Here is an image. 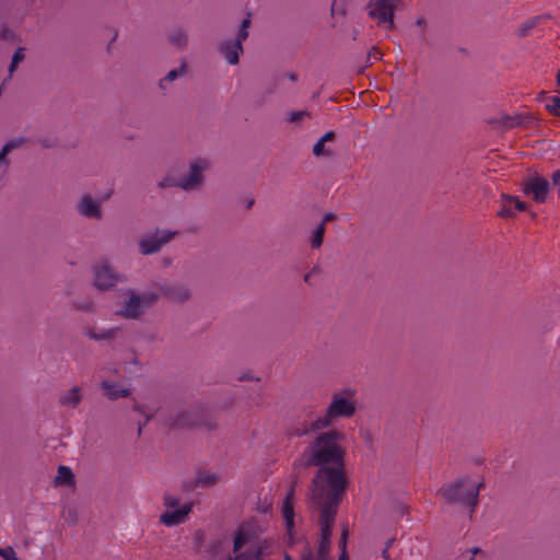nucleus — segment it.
I'll return each instance as SVG.
<instances>
[{
	"label": "nucleus",
	"instance_id": "nucleus-1",
	"mask_svg": "<svg viewBox=\"0 0 560 560\" xmlns=\"http://www.w3.org/2000/svg\"><path fill=\"white\" fill-rule=\"evenodd\" d=\"M302 454L292 463L293 483L316 468L308 492L310 510L339 508L350 481L346 466V434L337 429L313 432Z\"/></svg>",
	"mask_w": 560,
	"mask_h": 560
},
{
	"label": "nucleus",
	"instance_id": "nucleus-2",
	"mask_svg": "<svg viewBox=\"0 0 560 560\" xmlns=\"http://www.w3.org/2000/svg\"><path fill=\"white\" fill-rule=\"evenodd\" d=\"M357 410L355 392L351 388H346L341 392L334 393L331 401L326 408L325 415L305 423L303 429L296 430L295 435L301 438L310 434V432H318L332 427L335 420L339 418H351Z\"/></svg>",
	"mask_w": 560,
	"mask_h": 560
},
{
	"label": "nucleus",
	"instance_id": "nucleus-3",
	"mask_svg": "<svg viewBox=\"0 0 560 560\" xmlns=\"http://www.w3.org/2000/svg\"><path fill=\"white\" fill-rule=\"evenodd\" d=\"M210 167V163L205 159H196L189 163L188 174L177 178L171 173H166L156 183L158 188H180L184 191L199 190L205 184L203 173Z\"/></svg>",
	"mask_w": 560,
	"mask_h": 560
},
{
	"label": "nucleus",
	"instance_id": "nucleus-4",
	"mask_svg": "<svg viewBox=\"0 0 560 560\" xmlns=\"http://www.w3.org/2000/svg\"><path fill=\"white\" fill-rule=\"evenodd\" d=\"M126 295L128 299L124 302L117 315L129 320L141 319L147 311L155 306L160 301V293L156 291L139 293L136 290L129 289Z\"/></svg>",
	"mask_w": 560,
	"mask_h": 560
},
{
	"label": "nucleus",
	"instance_id": "nucleus-5",
	"mask_svg": "<svg viewBox=\"0 0 560 560\" xmlns=\"http://www.w3.org/2000/svg\"><path fill=\"white\" fill-rule=\"evenodd\" d=\"M126 295L128 299L124 302L117 315L129 320L141 319L147 311L155 306L160 301V293L156 291L139 293L136 290L129 289Z\"/></svg>",
	"mask_w": 560,
	"mask_h": 560
},
{
	"label": "nucleus",
	"instance_id": "nucleus-6",
	"mask_svg": "<svg viewBox=\"0 0 560 560\" xmlns=\"http://www.w3.org/2000/svg\"><path fill=\"white\" fill-rule=\"evenodd\" d=\"M446 504L469 508L470 517L477 508V492L468 489V476H462L441 487L438 492Z\"/></svg>",
	"mask_w": 560,
	"mask_h": 560
},
{
	"label": "nucleus",
	"instance_id": "nucleus-7",
	"mask_svg": "<svg viewBox=\"0 0 560 560\" xmlns=\"http://www.w3.org/2000/svg\"><path fill=\"white\" fill-rule=\"evenodd\" d=\"M339 508H326L313 510L318 513V524L320 527V537L316 552L317 560H330L329 551L331 546L332 527ZM338 560H349L347 550L340 552Z\"/></svg>",
	"mask_w": 560,
	"mask_h": 560
},
{
	"label": "nucleus",
	"instance_id": "nucleus-8",
	"mask_svg": "<svg viewBox=\"0 0 560 560\" xmlns=\"http://www.w3.org/2000/svg\"><path fill=\"white\" fill-rule=\"evenodd\" d=\"M164 423L171 430L201 427H206L208 430H214L217 428V424L209 419L207 411L201 407L170 413Z\"/></svg>",
	"mask_w": 560,
	"mask_h": 560
},
{
	"label": "nucleus",
	"instance_id": "nucleus-9",
	"mask_svg": "<svg viewBox=\"0 0 560 560\" xmlns=\"http://www.w3.org/2000/svg\"><path fill=\"white\" fill-rule=\"evenodd\" d=\"M401 0H376L374 4H368L369 15L380 23H388V28H395L394 13Z\"/></svg>",
	"mask_w": 560,
	"mask_h": 560
},
{
	"label": "nucleus",
	"instance_id": "nucleus-10",
	"mask_svg": "<svg viewBox=\"0 0 560 560\" xmlns=\"http://www.w3.org/2000/svg\"><path fill=\"white\" fill-rule=\"evenodd\" d=\"M155 287L159 289L160 298L164 296L174 304H185L192 299V291L185 283L160 282Z\"/></svg>",
	"mask_w": 560,
	"mask_h": 560
},
{
	"label": "nucleus",
	"instance_id": "nucleus-11",
	"mask_svg": "<svg viewBox=\"0 0 560 560\" xmlns=\"http://www.w3.org/2000/svg\"><path fill=\"white\" fill-rule=\"evenodd\" d=\"M177 234L178 231L156 230L154 234L147 235L139 241V250L142 255L155 254Z\"/></svg>",
	"mask_w": 560,
	"mask_h": 560
},
{
	"label": "nucleus",
	"instance_id": "nucleus-12",
	"mask_svg": "<svg viewBox=\"0 0 560 560\" xmlns=\"http://www.w3.org/2000/svg\"><path fill=\"white\" fill-rule=\"evenodd\" d=\"M522 187L525 195H530L536 202H544L547 199L550 184L546 178L534 173L524 179Z\"/></svg>",
	"mask_w": 560,
	"mask_h": 560
},
{
	"label": "nucleus",
	"instance_id": "nucleus-13",
	"mask_svg": "<svg viewBox=\"0 0 560 560\" xmlns=\"http://www.w3.org/2000/svg\"><path fill=\"white\" fill-rule=\"evenodd\" d=\"M94 285L102 291L110 290L117 282L121 281V277L106 264L95 266Z\"/></svg>",
	"mask_w": 560,
	"mask_h": 560
},
{
	"label": "nucleus",
	"instance_id": "nucleus-14",
	"mask_svg": "<svg viewBox=\"0 0 560 560\" xmlns=\"http://www.w3.org/2000/svg\"><path fill=\"white\" fill-rule=\"evenodd\" d=\"M218 51L229 65L236 66L240 63V56L244 52L243 40L237 37L221 40L218 44Z\"/></svg>",
	"mask_w": 560,
	"mask_h": 560
},
{
	"label": "nucleus",
	"instance_id": "nucleus-15",
	"mask_svg": "<svg viewBox=\"0 0 560 560\" xmlns=\"http://www.w3.org/2000/svg\"><path fill=\"white\" fill-rule=\"evenodd\" d=\"M77 211L80 215L88 219L101 220L103 218V211L101 202L95 200L91 195H83L78 201Z\"/></svg>",
	"mask_w": 560,
	"mask_h": 560
},
{
	"label": "nucleus",
	"instance_id": "nucleus-16",
	"mask_svg": "<svg viewBox=\"0 0 560 560\" xmlns=\"http://www.w3.org/2000/svg\"><path fill=\"white\" fill-rule=\"evenodd\" d=\"M299 482L300 481H296L295 483H293V472H292L291 477H290L289 491H288V494L284 499L283 506H282L283 518H284V522H285V525H287V528L289 532H291V529L294 526L293 497H294L295 488L298 487Z\"/></svg>",
	"mask_w": 560,
	"mask_h": 560
},
{
	"label": "nucleus",
	"instance_id": "nucleus-17",
	"mask_svg": "<svg viewBox=\"0 0 560 560\" xmlns=\"http://www.w3.org/2000/svg\"><path fill=\"white\" fill-rule=\"evenodd\" d=\"M84 335L94 341H104V340H113L117 337L120 329L118 327H113L109 329H101L98 330L95 326L85 325L83 327Z\"/></svg>",
	"mask_w": 560,
	"mask_h": 560
},
{
	"label": "nucleus",
	"instance_id": "nucleus-18",
	"mask_svg": "<svg viewBox=\"0 0 560 560\" xmlns=\"http://www.w3.org/2000/svg\"><path fill=\"white\" fill-rule=\"evenodd\" d=\"M191 504H185L176 511H166L160 516V522L166 526H174L185 521L186 516L191 512Z\"/></svg>",
	"mask_w": 560,
	"mask_h": 560
},
{
	"label": "nucleus",
	"instance_id": "nucleus-19",
	"mask_svg": "<svg viewBox=\"0 0 560 560\" xmlns=\"http://www.w3.org/2000/svg\"><path fill=\"white\" fill-rule=\"evenodd\" d=\"M81 388L79 386H73L59 396L58 402L63 407L75 408L81 402Z\"/></svg>",
	"mask_w": 560,
	"mask_h": 560
},
{
	"label": "nucleus",
	"instance_id": "nucleus-20",
	"mask_svg": "<svg viewBox=\"0 0 560 560\" xmlns=\"http://www.w3.org/2000/svg\"><path fill=\"white\" fill-rule=\"evenodd\" d=\"M25 142V139L24 138H18V139H12L10 141H8L1 149L0 151V167L2 166L3 167V173L7 172L9 165H10V160L8 159V154L10 152H12L13 150L15 149H19L20 147H22Z\"/></svg>",
	"mask_w": 560,
	"mask_h": 560
},
{
	"label": "nucleus",
	"instance_id": "nucleus-21",
	"mask_svg": "<svg viewBox=\"0 0 560 560\" xmlns=\"http://www.w3.org/2000/svg\"><path fill=\"white\" fill-rule=\"evenodd\" d=\"M101 387L104 389L105 395L110 400H116L120 397H128L130 396V389L129 388H118V386L115 383L103 381L101 383Z\"/></svg>",
	"mask_w": 560,
	"mask_h": 560
},
{
	"label": "nucleus",
	"instance_id": "nucleus-22",
	"mask_svg": "<svg viewBox=\"0 0 560 560\" xmlns=\"http://www.w3.org/2000/svg\"><path fill=\"white\" fill-rule=\"evenodd\" d=\"M168 39L170 43L179 50L185 49L188 45V35L187 32L183 28L174 30L168 35Z\"/></svg>",
	"mask_w": 560,
	"mask_h": 560
},
{
	"label": "nucleus",
	"instance_id": "nucleus-23",
	"mask_svg": "<svg viewBox=\"0 0 560 560\" xmlns=\"http://www.w3.org/2000/svg\"><path fill=\"white\" fill-rule=\"evenodd\" d=\"M75 482V477L72 470L66 466L58 467V474L55 477L56 485H67L72 486Z\"/></svg>",
	"mask_w": 560,
	"mask_h": 560
},
{
	"label": "nucleus",
	"instance_id": "nucleus-24",
	"mask_svg": "<svg viewBox=\"0 0 560 560\" xmlns=\"http://www.w3.org/2000/svg\"><path fill=\"white\" fill-rule=\"evenodd\" d=\"M219 481V476L212 472H200L195 480V487H211Z\"/></svg>",
	"mask_w": 560,
	"mask_h": 560
},
{
	"label": "nucleus",
	"instance_id": "nucleus-25",
	"mask_svg": "<svg viewBox=\"0 0 560 560\" xmlns=\"http://www.w3.org/2000/svg\"><path fill=\"white\" fill-rule=\"evenodd\" d=\"M262 553V548L259 546L250 547L245 552L236 555L234 558L230 557L228 560H259Z\"/></svg>",
	"mask_w": 560,
	"mask_h": 560
},
{
	"label": "nucleus",
	"instance_id": "nucleus-26",
	"mask_svg": "<svg viewBox=\"0 0 560 560\" xmlns=\"http://www.w3.org/2000/svg\"><path fill=\"white\" fill-rule=\"evenodd\" d=\"M325 232L326 226H324V224H318L316 226L310 238V245L312 249H318L323 245Z\"/></svg>",
	"mask_w": 560,
	"mask_h": 560
},
{
	"label": "nucleus",
	"instance_id": "nucleus-27",
	"mask_svg": "<svg viewBox=\"0 0 560 560\" xmlns=\"http://www.w3.org/2000/svg\"><path fill=\"white\" fill-rule=\"evenodd\" d=\"M540 21L539 16H535L524 23H522L517 28V36L520 38H524L528 35V33L538 25Z\"/></svg>",
	"mask_w": 560,
	"mask_h": 560
},
{
	"label": "nucleus",
	"instance_id": "nucleus-28",
	"mask_svg": "<svg viewBox=\"0 0 560 560\" xmlns=\"http://www.w3.org/2000/svg\"><path fill=\"white\" fill-rule=\"evenodd\" d=\"M500 126L503 130H510L520 126V121L517 120L516 115H502L500 117Z\"/></svg>",
	"mask_w": 560,
	"mask_h": 560
},
{
	"label": "nucleus",
	"instance_id": "nucleus-29",
	"mask_svg": "<svg viewBox=\"0 0 560 560\" xmlns=\"http://www.w3.org/2000/svg\"><path fill=\"white\" fill-rule=\"evenodd\" d=\"M252 24V13L248 12L246 18L242 21L236 37L241 40H246L248 38L249 32L248 28Z\"/></svg>",
	"mask_w": 560,
	"mask_h": 560
},
{
	"label": "nucleus",
	"instance_id": "nucleus-30",
	"mask_svg": "<svg viewBox=\"0 0 560 560\" xmlns=\"http://www.w3.org/2000/svg\"><path fill=\"white\" fill-rule=\"evenodd\" d=\"M313 154L316 158L325 156V158H331L334 155L332 150L325 147V142L319 139L314 145H313Z\"/></svg>",
	"mask_w": 560,
	"mask_h": 560
},
{
	"label": "nucleus",
	"instance_id": "nucleus-31",
	"mask_svg": "<svg viewBox=\"0 0 560 560\" xmlns=\"http://www.w3.org/2000/svg\"><path fill=\"white\" fill-rule=\"evenodd\" d=\"M24 48L23 47H19L15 52L13 54V57H12V60H11V63L9 66V75L11 77L12 73L16 70L18 68V65L25 58V55H24Z\"/></svg>",
	"mask_w": 560,
	"mask_h": 560
},
{
	"label": "nucleus",
	"instance_id": "nucleus-32",
	"mask_svg": "<svg viewBox=\"0 0 560 560\" xmlns=\"http://www.w3.org/2000/svg\"><path fill=\"white\" fill-rule=\"evenodd\" d=\"M500 202H514V207L518 211H525L527 209L526 202L521 201L517 197L508 194L501 195Z\"/></svg>",
	"mask_w": 560,
	"mask_h": 560
},
{
	"label": "nucleus",
	"instance_id": "nucleus-33",
	"mask_svg": "<svg viewBox=\"0 0 560 560\" xmlns=\"http://www.w3.org/2000/svg\"><path fill=\"white\" fill-rule=\"evenodd\" d=\"M186 72H187V63L186 62H182V65L179 66L178 69H173V70L168 71L167 74L164 77V79L167 82H173L177 78H179L182 75H185Z\"/></svg>",
	"mask_w": 560,
	"mask_h": 560
},
{
	"label": "nucleus",
	"instance_id": "nucleus-34",
	"mask_svg": "<svg viewBox=\"0 0 560 560\" xmlns=\"http://www.w3.org/2000/svg\"><path fill=\"white\" fill-rule=\"evenodd\" d=\"M249 540V535L242 529L237 532L234 538L233 551L238 552L241 548Z\"/></svg>",
	"mask_w": 560,
	"mask_h": 560
},
{
	"label": "nucleus",
	"instance_id": "nucleus-35",
	"mask_svg": "<svg viewBox=\"0 0 560 560\" xmlns=\"http://www.w3.org/2000/svg\"><path fill=\"white\" fill-rule=\"evenodd\" d=\"M517 120L520 121L518 127L528 128L538 122L537 118L532 114H517Z\"/></svg>",
	"mask_w": 560,
	"mask_h": 560
},
{
	"label": "nucleus",
	"instance_id": "nucleus-36",
	"mask_svg": "<svg viewBox=\"0 0 560 560\" xmlns=\"http://www.w3.org/2000/svg\"><path fill=\"white\" fill-rule=\"evenodd\" d=\"M311 113L308 110H296L291 112L288 116V120L292 124H300L304 118H310Z\"/></svg>",
	"mask_w": 560,
	"mask_h": 560
},
{
	"label": "nucleus",
	"instance_id": "nucleus-37",
	"mask_svg": "<svg viewBox=\"0 0 560 560\" xmlns=\"http://www.w3.org/2000/svg\"><path fill=\"white\" fill-rule=\"evenodd\" d=\"M546 109L553 116L560 117V97L553 96L550 98V103L546 105Z\"/></svg>",
	"mask_w": 560,
	"mask_h": 560
},
{
	"label": "nucleus",
	"instance_id": "nucleus-38",
	"mask_svg": "<svg viewBox=\"0 0 560 560\" xmlns=\"http://www.w3.org/2000/svg\"><path fill=\"white\" fill-rule=\"evenodd\" d=\"M63 517H65L66 522L72 526L77 525L79 522L78 512L73 508L66 509L63 512Z\"/></svg>",
	"mask_w": 560,
	"mask_h": 560
},
{
	"label": "nucleus",
	"instance_id": "nucleus-39",
	"mask_svg": "<svg viewBox=\"0 0 560 560\" xmlns=\"http://www.w3.org/2000/svg\"><path fill=\"white\" fill-rule=\"evenodd\" d=\"M511 202H501V210L498 212V215L500 218H513L515 213L512 211L510 207Z\"/></svg>",
	"mask_w": 560,
	"mask_h": 560
},
{
	"label": "nucleus",
	"instance_id": "nucleus-40",
	"mask_svg": "<svg viewBox=\"0 0 560 560\" xmlns=\"http://www.w3.org/2000/svg\"><path fill=\"white\" fill-rule=\"evenodd\" d=\"M0 556L4 558V560H19L16 553L12 547L1 548L0 547Z\"/></svg>",
	"mask_w": 560,
	"mask_h": 560
},
{
	"label": "nucleus",
	"instance_id": "nucleus-41",
	"mask_svg": "<svg viewBox=\"0 0 560 560\" xmlns=\"http://www.w3.org/2000/svg\"><path fill=\"white\" fill-rule=\"evenodd\" d=\"M348 536H349V529H348V526L347 525H343L342 527V532H341V536H340V539H339V548H340V551L342 550H347V540H348Z\"/></svg>",
	"mask_w": 560,
	"mask_h": 560
},
{
	"label": "nucleus",
	"instance_id": "nucleus-42",
	"mask_svg": "<svg viewBox=\"0 0 560 560\" xmlns=\"http://www.w3.org/2000/svg\"><path fill=\"white\" fill-rule=\"evenodd\" d=\"M483 486H485L483 481H480L478 483H474L471 478L468 476V489L472 490L474 493H475V491L477 492V505L479 504V493H480V490H481V488Z\"/></svg>",
	"mask_w": 560,
	"mask_h": 560
},
{
	"label": "nucleus",
	"instance_id": "nucleus-43",
	"mask_svg": "<svg viewBox=\"0 0 560 560\" xmlns=\"http://www.w3.org/2000/svg\"><path fill=\"white\" fill-rule=\"evenodd\" d=\"M301 560H317V557L313 549L310 546H307L303 549L301 553Z\"/></svg>",
	"mask_w": 560,
	"mask_h": 560
},
{
	"label": "nucleus",
	"instance_id": "nucleus-44",
	"mask_svg": "<svg viewBox=\"0 0 560 560\" xmlns=\"http://www.w3.org/2000/svg\"><path fill=\"white\" fill-rule=\"evenodd\" d=\"M164 504L167 508H178L179 500L171 494H165L164 495Z\"/></svg>",
	"mask_w": 560,
	"mask_h": 560
},
{
	"label": "nucleus",
	"instance_id": "nucleus-45",
	"mask_svg": "<svg viewBox=\"0 0 560 560\" xmlns=\"http://www.w3.org/2000/svg\"><path fill=\"white\" fill-rule=\"evenodd\" d=\"M74 307L78 311L93 312L94 303L91 301L84 303H74Z\"/></svg>",
	"mask_w": 560,
	"mask_h": 560
},
{
	"label": "nucleus",
	"instance_id": "nucleus-46",
	"mask_svg": "<svg viewBox=\"0 0 560 560\" xmlns=\"http://www.w3.org/2000/svg\"><path fill=\"white\" fill-rule=\"evenodd\" d=\"M152 419V415H144V421L138 423V436L141 435L142 429L148 424V422Z\"/></svg>",
	"mask_w": 560,
	"mask_h": 560
},
{
	"label": "nucleus",
	"instance_id": "nucleus-47",
	"mask_svg": "<svg viewBox=\"0 0 560 560\" xmlns=\"http://www.w3.org/2000/svg\"><path fill=\"white\" fill-rule=\"evenodd\" d=\"M325 143L329 141H334L336 139V133L334 131H327L322 138Z\"/></svg>",
	"mask_w": 560,
	"mask_h": 560
},
{
	"label": "nucleus",
	"instance_id": "nucleus-48",
	"mask_svg": "<svg viewBox=\"0 0 560 560\" xmlns=\"http://www.w3.org/2000/svg\"><path fill=\"white\" fill-rule=\"evenodd\" d=\"M335 219H336V215L331 212H328L324 215V218L319 224H324V226H326L327 222L332 221Z\"/></svg>",
	"mask_w": 560,
	"mask_h": 560
},
{
	"label": "nucleus",
	"instance_id": "nucleus-49",
	"mask_svg": "<svg viewBox=\"0 0 560 560\" xmlns=\"http://www.w3.org/2000/svg\"><path fill=\"white\" fill-rule=\"evenodd\" d=\"M487 122L491 126H493V129H501V126H500V118H490L487 120Z\"/></svg>",
	"mask_w": 560,
	"mask_h": 560
},
{
	"label": "nucleus",
	"instance_id": "nucleus-50",
	"mask_svg": "<svg viewBox=\"0 0 560 560\" xmlns=\"http://www.w3.org/2000/svg\"><path fill=\"white\" fill-rule=\"evenodd\" d=\"M553 185L560 186V170L552 174Z\"/></svg>",
	"mask_w": 560,
	"mask_h": 560
},
{
	"label": "nucleus",
	"instance_id": "nucleus-51",
	"mask_svg": "<svg viewBox=\"0 0 560 560\" xmlns=\"http://www.w3.org/2000/svg\"><path fill=\"white\" fill-rule=\"evenodd\" d=\"M132 408H133L135 411H137V412H139V413H141L143 416L147 415L144 412V406L141 405V404H135Z\"/></svg>",
	"mask_w": 560,
	"mask_h": 560
},
{
	"label": "nucleus",
	"instance_id": "nucleus-52",
	"mask_svg": "<svg viewBox=\"0 0 560 560\" xmlns=\"http://www.w3.org/2000/svg\"><path fill=\"white\" fill-rule=\"evenodd\" d=\"M255 377L250 374V373H245L243 374L241 377H240V381H254ZM256 381H259V378L257 377Z\"/></svg>",
	"mask_w": 560,
	"mask_h": 560
},
{
	"label": "nucleus",
	"instance_id": "nucleus-53",
	"mask_svg": "<svg viewBox=\"0 0 560 560\" xmlns=\"http://www.w3.org/2000/svg\"><path fill=\"white\" fill-rule=\"evenodd\" d=\"M372 52H378V48L376 46H373L371 48V50L369 51L368 54V58H366V62L368 63H371V57H372Z\"/></svg>",
	"mask_w": 560,
	"mask_h": 560
},
{
	"label": "nucleus",
	"instance_id": "nucleus-54",
	"mask_svg": "<svg viewBox=\"0 0 560 560\" xmlns=\"http://www.w3.org/2000/svg\"><path fill=\"white\" fill-rule=\"evenodd\" d=\"M287 77H288V79H289L290 81H292V82L298 81V74H296V73H294V72H288V73H287Z\"/></svg>",
	"mask_w": 560,
	"mask_h": 560
},
{
	"label": "nucleus",
	"instance_id": "nucleus-55",
	"mask_svg": "<svg viewBox=\"0 0 560 560\" xmlns=\"http://www.w3.org/2000/svg\"><path fill=\"white\" fill-rule=\"evenodd\" d=\"M166 83H167V81H166L164 78H163V79H161V80L159 81V84H158V85H159V88H160V90H162V91L166 90Z\"/></svg>",
	"mask_w": 560,
	"mask_h": 560
},
{
	"label": "nucleus",
	"instance_id": "nucleus-56",
	"mask_svg": "<svg viewBox=\"0 0 560 560\" xmlns=\"http://www.w3.org/2000/svg\"><path fill=\"white\" fill-rule=\"evenodd\" d=\"M416 24L419 25V26H425L427 25V21L424 18H418L417 21H416Z\"/></svg>",
	"mask_w": 560,
	"mask_h": 560
},
{
	"label": "nucleus",
	"instance_id": "nucleus-57",
	"mask_svg": "<svg viewBox=\"0 0 560 560\" xmlns=\"http://www.w3.org/2000/svg\"><path fill=\"white\" fill-rule=\"evenodd\" d=\"M469 552L471 553V556H475V555L481 553L482 550L479 547H474L469 550Z\"/></svg>",
	"mask_w": 560,
	"mask_h": 560
},
{
	"label": "nucleus",
	"instance_id": "nucleus-58",
	"mask_svg": "<svg viewBox=\"0 0 560 560\" xmlns=\"http://www.w3.org/2000/svg\"><path fill=\"white\" fill-rule=\"evenodd\" d=\"M382 557H383L385 560H388V559H389V555H388V549H387V548H384V550L382 551Z\"/></svg>",
	"mask_w": 560,
	"mask_h": 560
},
{
	"label": "nucleus",
	"instance_id": "nucleus-59",
	"mask_svg": "<svg viewBox=\"0 0 560 560\" xmlns=\"http://www.w3.org/2000/svg\"><path fill=\"white\" fill-rule=\"evenodd\" d=\"M311 277H312L311 272L304 275V277H303L304 282L310 283Z\"/></svg>",
	"mask_w": 560,
	"mask_h": 560
},
{
	"label": "nucleus",
	"instance_id": "nucleus-60",
	"mask_svg": "<svg viewBox=\"0 0 560 560\" xmlns=\"http://www.w3.org/2000/svg\"><path fill=\"white\" fill-rule=\"evenodd\" d=\"M393 542H394V538L388 539L385 544V548L389 549V547L393 545Z\"/></svg>",
	"mask_w": 560,
	"mask_h": 560
},
{
	"label": "nucleus",
	"instance_id": "nucleus-61",
	"mask_svg": "<svg viewBox=\"0 0 560 560\" xmlns=\"http://www.w3.org/2000/svg\"><path fill=\"white\" fill-rule=\"evenodd\" d=\"M42 145H43L44 148H51V144H50L47 140H43V141H42Z\"/></svg>",
	"mask_w": 560,
	"mask_h": 560
},
{
	"label": "nucleus",
	"instance_id": "nucleus-62",
	"mask_svg": "<svg viewBox=\"0 0 560 560\" xmlns=\"http://www.w3.org/2000/svg\"><path fill=\"white\" fill-rule=\"evenodd\" d=\"M339 13L342 15V16H346L347 15V10L345 8L340 9Z\"/></svg>",
	"mask_w": 560,
	"mask_h": 560
},
{
	"label": "nucleus",
	"instance_id": "nucleus-63",
	"mask_svg": "<svg viewBox=\"0 0 560 560\" xmlns=\"http://www.w3.org/2000/svg\"><path fill=\"white\" fill-rule=\"evenodd\" d=\"M318 271H319V268L318 267H314L310 272L312 275H314V273H317Z\"/></svg>",
	"mask_w": 560,
	"mask_h": 560
},
{
	"label": "nucleus",
	"instance_id": "nucleus-64",
	"mask_svg": "<svg viewBox=\"0 0 560 560\" xmlns=\"http://www.w3.org/2000/svg\"><path fill=\"white\" fill-rule=\"evenodd\" d=\"M557 83L560 86V70L558 71V74H557Z\"/></svg>",
	"mask_w": 560,
	"mask_h": 560
}]
</instances>
